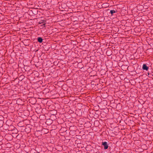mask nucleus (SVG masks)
Listing matches in <instances>:
<instances>
[{
	"label": "nucleus",
	"instance_id": "5",
	"mask_svg": "<svg viewBox=\"0 0 153 153\" xmlns=\"http://www.w3.org/2000/svg\"><path fill=\"white\" fill-rule=\"evenodd\" d=\"M45 22V20H42L41 21H40L39 23L40 24H44V23Z\"/></svg>",
	"mask_w": 153,
	"mask_h": 153
},
{
	"label": "nucleus",
	"instance_id": "4",
	"mask_svg": "<svg viewBox=\"0 0 153 153\" xmlns=\"http://www.w3.org/2000/svg\"><path fill=\"white\" fill-rule=\"evenodd\" d=\"M43 39L41 37H39L38 38V41L39 43H42V42Z\"/></svg>",
	"mask_w": 153,
	"mask_h": 153
},
{
	"label": "nucleus",
	"instance_id": "3",
	"mask_svg": "<svg viewBox=\"0 0 153 153\" xmlns=\"http://www.w3.org/2000/svg\"><path fill=\"white\" fill-rule=\"evenodd\" d=\"M117 12V11L116 10H111L110 13L111 14V15H113L114 13H116Z\"/></svg>",
	"mask_w": 153,
	"mask_h": 153
},
{
	"label": "nucleus",
	"instance_id": "2",
	"mask_svg": "<svg viewBox=\"0 0 153 153\" xmlns=\"http://www.w3.org/2000/svg\"><path fill=\"white\" fill-rule=\"evenodd\" d=\"M142 68L143 70L147 71L149 69V67L145 64H143V65Z\"/></svg>",
	"mask_w": 153,
	"mask_h": 153
},
{
	"label": "nucleus",
	"instance_id": "1",
	"mask_svg": "<svg viewBox=\"0 0 153 153\" xmlns=\"http://www.w3.org/2000/svg\"><path fill=\"white\" fill-rule=\"evenodd\" d=\"M102 144L104 146V149H108V146L107 142H102Z\"/></svg>",
	"mask_w": 153,
	"mask_h": 153
},
{
	"label": "nucleus",
	"instance_id": "7",
	"mask_svg": "<svg viewBox=\"0 0 153 153\" xmlns=\"http://www.w3.org/2000/svg\"><path fill=\"white\" fill-rule=\"evenodd\" d=\"M149 74H150V73H148V75H149Z\"/></svg>",
	"mask_w": 153,
	"mask_h": 153
},
{
	"label": "nucleus",
	"instance_id": "6",
	"mask_svg": "<svg viewBox=\"0 0 153 153\" xmlns=\"http://www.w3.org/2000/svg\"><path fill=\"white\" fill-rule=\"evenodd\" d=\"M43 26V27H46L45 26V23L43 24L42 25Z\"/></svg>",
	"mask_w": 153,
	"mask_h": 153
}]
</instances>
